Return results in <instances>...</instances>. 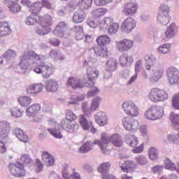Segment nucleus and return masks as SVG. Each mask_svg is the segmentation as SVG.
I'll return each mask as SVG.
<instances>
[{
	"mask_svg": "<svg viewBox=\"0 0 179 179\" xmlns=\"http://www.w3.org/2000/svg\"><path fill=\"white\" fill-rule=\"evenodd\" d=\"M47 57L38 55L33 50L24 52L20 57L18 66L24 71L28 66L34 68V72L41 73L43 78L47 79L55 72V67L52 64H47L43 61H45Z\"/></svg>",
	"mask_w": 179,
	"mask_h": 179,
	"instance_id": "obj_1",
	"label": "nucleus"
},
{
	"mask_svg": "<svg viewBox=\"0 0 179 179\" xmlns=\"http://www.w3.org/2000/svg\"><path fill=\"white\" fill-rule=\"evenodd\" d=\"M96 59L85 60L83 63L84 68H87V78L82 79L71 77L67 80V86L72 89H83V87H93L96 83V79L99 78V71L92 67Z\"/></svg>",
	"mask_w": 179,
	"mask_h": 179,
	"instance_id": "obj_2",
	"label": "nucleus"
},
{
	"mask_svg": "<svg viewBox=\"0 0 179 179\" xmlns=\"http://www.w3.org/2000/svg\"><path fill=\"white\" fill-rule=\"evenodd\" d=\"M110 143H112L113 146L120 148L122 146V136L118 134H114L107 137L106 133H102L101 140H96L94 141V144L99 145L101 152H103L104 155H107L108 152L107 146Z\"/></svg>",
	"mask_w": 179,
	"mask_h": 179,
	"instance_id": "obj_3",
	"label": "nucleus"
},
{
	"mask_svg": "<svg viewBox=\"0 0 179 179\" xmlns=\"http://www.w3.org/2000/svg\"><path fill=\"white\" fill-rule=\"evenodd\" d=\"M147 97L152 103H164L169 100V92L159 88H152Z\"/></svg>",
	"mask_w": 179,
	"mask_h": 179,
	"instance_id": "obj_4",
	"label": "nucleus"
},
{
	"mask_svg": "<svg viewBox=\"0 0 179 179\" xmlns=\"http://www.w3.org/2000/svg\"><path fill=\"white\" fill-rule=\"evenodd\" d=\"M164 114V109L162 106H152L145 113V117L150 121H157L162 120Z\"/></svg>",
	"mask_w": 179,
	"mask_h": 179,
	"instance_id": "obj_5",
	"label": "nucleus"
},
{
	"mask_svg": "<svg viewBox=\"0 0 179 179\" xmlns=\"http://www.w3.org/2000/svg\"><path fill=\"white\" fill-rule=\"evenodd\" d=\"M147 64H145L146 71H155V68L164 66V62L162 59H158L154 55H147L145 58Z\"/></svg>",
	"mask_w": 179,
	"mask_h": 179,
	"instance_id": "obj_6",
	"label": "nucleus"
},
{
	"mask_svg": "<svg viewBox=\"0 0 179 179\" xmlns=\"http://www.w3.org/2000/svg\"><path fill=\"white\" fill-rule=\"evenodd\" d=\"M122 108L126 115L129 117H138L139 115V108H138L134 101H128L123 102Z\"/></svg>",
	"mask_w": 179,
	"mask_h": 179,
	"instance_id": "obj_7",
	"label": "nucleus"
},
{
	"mask_svg": "<svg viewBox=\"0 0 179 179\" xmlns=\"http://www.w3.org/2000/svg\"><path fill=\"white\" fill-rule=\"evenodd\" d=\"M48 125L50 127L48 128V131L50 135L55 139H62L63 136L59 129V124L55 122V120L50 118L48 120Z\"/></svg>",
	"mask_w": 179,
	"mask_h": 179,
	"instance_id": "obj_8",
	"label": "nucleus"
},
{
	"mask_svg": "<svg viewBox=\"0 0 179 179\" xmlns=\"http://www.w3.org/2000/svg\"><path fill=\"white\" fill-rule=\"evenodd\" d=\"M9 171L14 176V177H24L26 176V170H24V165L20 162L15 164H10L9 165Z\"/></svg>",
	"mask_w": 179,
	"mask_h": 179,
	"instance_id": "obj_9",
	"label": "nucleus"
},
{
	"mask_svg": "<svg viewBox=\"0 0 179 179\" xmlns=\"http://www.w3.org/2000/svg\"><path fill=\"white\" fill-rule=\"evenodd\" d=\"M122 125L126 131H129V132H136L139 128V122L126 117L122 119Z\"/></svg>",
	"mask_w": 179,
	"mask_h": 179,
	"instance_id": "obj_10",
	"label": "nucleus"
},
{
	"mask_svg": "<svg viewBox=\"0 0 179 179\" xmlns=\"http://www.w3.org/2000/svg\"><path fill=\"white\" fill-rule=\"evenodd\" d=\"M71 30L66 26L65 22H60L55 29L53 33L55 36L57 37H64V38H68V36L70 33Z\"/></svg>",
	"mask_w": 179,
	"mask_h": 179,
	"instance_id": "obj_11",
	"label": "nucleus"
},
{
	"mask_svg": "<svg viewBox=\"0 0 179 179\" xmlns=\"http://www.w3.org/2000/svg\"><path fill=\"white\" fill-rule=\"evenodd\" d=\"M12 131L10 122L6 120H0V138L5 141L9 138V134Z\"/></svg>",
	"mask_w": 179,
	"mask_h": 179,
	"instance_id": "obj_12",
	"label": "nucleus"
},
{
	"mask_svg": "<svg viewBox=\"0 0 179 179\" xmlns=\"http://www.w3.org/2000/svg\"><path fill=\"white\" fill-rule=\"evenodd\" d=\"M166 76L170 85L179 83V70L177 68H169L166 71Z\"/></svg>",
	"mask_w": 179,
	"mask_h": 179,
	"instance_id": "obj_13",
	"label": "nucleus"
},
{
	"mask_svg": "<svg viewBox=\"0 0 179 179\" xmlns=\"http://www.w3.org/2000/svg\"><path fill=\"white\" fill-rule=\"evenodd\" d=\"M116 47L120 52H127L134 47V41L131 39H123L116 42Z\"/></svg>",
	"mask_w": 179,
	"mask_h": 179,
	"instance_id": "obj_14",
	"label": "nucleus"
},
{
	"mask_svg": "<svg viewBox=\"0 0 179 179\" xmlns=\"http://www.w3.org/2000/svg\"><path fill=\"white\" fill-rule=\"evenodd\" d=\"M138 8L139 6H138V3L129 1L124 4L122 12L125 16H134V15H136V13H138Z\"/></svg>",
	"mask_w": 179,
	"mask_h": 179,
	"instance_id": "obj_15",
	"label": "nucleus"
},
{
	"mask_svg": "<svg viewBox=\"0 0 179 179\" xmlns=\"http://www.w3.org/2000/svg\"><path fill=\"white\" fill-rule=\"evenodd\" d=\"M60 124L62 128L66 131L69 134H76L79 129V124L73 123L68 120H62Z\"/></svg>",
	"mask_w": 179,
	"mask_h": 179,
	"instance_id": "obj_16",
	"label": "nucleus"
},
{
	"mask_svg": "<svg viewBox=\"0 0 179 179\" xmlns=\"http://www.w3.org/2000/svg\"><path fill=\"white\" fill-rule=\"evenodd\" d=\"M136 27V21L131 17H127L122 24L121 30L123 33H131Z\"/></svg>",
	"mask_w": 179,
	"mask_h": 179,
	"instance_id": "obj_17",
	"label": "nucleus"
},
{
	"mask_svg": "<svg viewBox=\"0 0 179 179\" xmlns=\"http://www.w3.org/2000/svg\"><path fill=\"white\" fill-rule=\"evenodd\" d=\"M143 64V62L142 60L139 59L138 60L135 64V73L134 76H132L130 79L127 82V86H131L133 83H135V80L138 79V73L141 72V69L142 68V64Z\"/></svg>",
	"mask_w": 179,
	"mask_h": 179,
	"instance_id": "obj_18",
	"label": "nucleus"
},
{
	"mask_svg": "<svg viewBox=\"0 0 179 179\" xmlns=\"http://www.w3.org/2000/svg\"><path fill=\"white\" fill-rule=\"evenodd\" d=\"M45 89L47 92H55L59 89L58 81L55 79H50L45 82Z\"/></svg>",
	"mask_w": 179,
	"mask_h": 179,
	"instance_id": "obj_19",
	"label": "nucleus"
},
{
	"mask_svg": "<svg viewBox=\"0 0 179 179\" xmlns=\"http://www.w3.org/2000/svg\"><path fill=\"white\" fill-rule=\"evenodd\" d=\"M95 121L100 127H104V125H107V115H106V113L103 111L98 112L94 115Z\"/></svg>",
	"mask_w": 179,
	"mask_h": 179,
	"instance_id": "obj_20",
	"label": "nucleus"
},
{
	"mask_svg": "<svg viewBox=\"0 0 179 179\" xmlns=\"http://www.w3.org/2000/svg\"><path fill=\"white\" fill-rule=\"evenodd\" d=\"M42 161L47 167L54 166V163H55L54 157L47 151H43L42 152Z\"/></svg>",
	"mask_w": 179,
	"mask_h": 179,
	"instance_id": "obj_21",
	"label": "nucleus"
},
{
	"mask_svg": "<svg viewBox=\"0 0 179 179\" xmlns=\"http://www.w3.org/2000/svg\"><path fill=\"white\" fill-rule=\"evenodd\" d=\"M13 134L21 142H24V143H29V137L27 136V134H26V133H24V131L20 128H15L13 130Z\"/></svg>",
	"mask_w": 179,
	"mask_h": 179,
	"instance_id": "obj_22",
	"label": "nucleus"
},
{
	"mask_svg": "<svg viewBox=\"0 0 179 179\" xmlns=\"http://www.w3.org/2000/svg\"><path fill=\"white\" fill-rule=\"evenodd\" d=\"M119 61L121 66L127 68L131 66V65L134 64V57L132 56H129L128 55H124L120 56Z\"/></svg>",
	"mask_w": 179,
	"mask_h": 179,
	"instance_id": "obj_23",
	"label": "nucleus"
},
{
	"mask_svg": "<svg viewBox=\"0 0 179 179\" xmlns=\"http://www.w3.org/2000/svg\"><path fill=\"white\" fill-rule=\"evenodd\" d=\"M43 89H44V85L43 84H34L27 87V92L28 94H38V93L43 92Z\"/></svg>",
	"mask_w": 179,
	"mask_h": 179,
	"instance_id": "obj_24",
	"label": "nucleus"
},
{
	"mask_svg": "<svg viewBox=\"0 0 179 179\" xmlns=\"http://www.w3.org/2000/svg\"><path fill=\"white\" fill-rule=\"evenodd\" d=\"M39 24L43 26V27L50 29V26L52 24V17L48 14L45 15L43 17H40Z\"/></svg>",
	"mask_w": 179,
	"mask_h": 179,
	"instance_id": "obj_25",
	"label": "nucleus"
},
{
	"mask_svg": "<svg viewBox=\"0 0 179 179\" xmlns=\"http://www.w3.org/2000/svg\"><path fill=\"white\" fill-rule=\"evenodd\" d=\"M78 121L81 128H83L84 131H89L90 129V127L92 125V122L87 120L86 115H80L79 116Z\"/></svg>",
	"mask_w": 179,
	"mask_h": 179,
	"instance_id": "obj_26",
	"label": "nucleus"
},
{
	"mask_svg": "<svg viewBox=\"0 0 179 179\" xmlns=\"http://www.w3.org/2000/svg\"><path fill=\"white\" fill-rule=\"evenodd\" d=\"M41 9H43V4L40 1H36L29 6V12L34 16H37L41 12Z\"/></svg>",
	"mask_w": 179,
	"mask_h": 179,
	"instance_id": "obj_27",
	"label": "nucleus"
},
{
	"mask_svg": "<svg viewBox=\"0 0 179 179\" xmlns=\"http://www.w3.org/2000/svg\"><path fill=\"white\" fill-rule=\"evenodd\" d=\"M86 18V14L83 10L80 9L76 11L73 15V23H82Z\"/></svg>",
	"mask_w": 179,
	"mask_h": 179,
	"instance_id": "obj_28",
	"label": "nucleus"
},
{
	"mask_svg": "<svg viewBox=\"0 0 179 179\" xmlns=\"http://www.w3.org/2000/svg\"><path fill=\"white\" fill-rule=\"evenodd\" d=\"M170 19H171L170 15L158 13L157 16V22L162 26H167V24L170 23Z\"/></svg>",
	"mask_w": 179,
	"mask_h": 179,
	"instance_id": "obj_29",
	"label": "nucleus"
},
{
	"mask_svg": "<svg viewBox=\"0 0 179 179\" xmlns=\"http://www.w3.org/2000/svg\"><path fill=\"white\" fill-rule=\"evenodd\" d=\"M119 166L124 173H128L129 169H135L136 167V163L134 161L127 160L124 163L119 162Z\"/></svg>",
	"mask_w": 179,
	"mask_h": 179,
	"instance_id": "obj_30",
	"label": "nucleus"
},
{
	"mask_svg": "<svg viewBox=\"0 0 179 179\" xmlns=\"http://www.w3.org/2000/svg\"><path fill=\"white\" fill-rule=\"evenodd\" d=\"M12 33L9 24L6 22H0V37H4Z\"/></svg>",
	"mask_w": 179,
	"mask_h": 179,
	"instance_id": "obj_31",
	"label": "nucleus"
},
{
	"mask_svg": "<svg viewBox=\"0 0 179 179\" xmlns=\"http://www.w3.org/2000/svg\"><path fill=\"white\" fill-rule=\"evenodd\" d=\"M94 51L98 57H101L102 58H106L108 55V50L106 46L96 45L94 48Z\"/></svg>",
	"mask_w": 179,
	"mask_h": 179,
	"instance_id": "obj_32",
	"label": "nucleus"
},
{
	"mask_svg": "<svg viewBox=\"0 0 179 179\" xmlns=\"http://www.w3.org/2000/svg\"><path fill=\"white\" fill-rule=\"evenodd\" d=\"M118 66V62L115 58H110L106 62V71H108L109 72H114L117 69Z\"/></svg>",
	"mask_w": 179,
	"mask_h": 179,
	"instance_id": "obj_33",
	"label": "nucleus"
},
{
	"mask_svg": "<svg viewBox=\"0 0 179 179\" xmlns=\"http://www.w3.org/2000/svg\"><path fill=\"white\" fill-rule=\"evenodd\" d=\"M124 141L129 146H131V148H135L138 146V137L134 136V135L127 134L125 136Z\"/></svg>",
	"mask_w": 179,
	"mask_h": 179,
	"instance_id": "obj_34",
	"label": "nucleus"
},
{
	"mask_svg": "<svg viewBox=\"0 0 179 179\" xmlns=\"http://www.w3.org/2000/svg\"><path fill=\"white\" fill-rule=\"evenodd\" d=\"M177 26H176V24L172 23L170 24V26L166 29L165 31V36L167 37V38H173L177 34Z\"/></svg>",
	"mask_w": 179,
	"mask_h": 179,
	"instance_id": "obj_35",
	"label": "nucleus"
},
{
	"mask_svg": "<svg viewBox=\"0 0 179 179\" xmlns=\"http://www.w3.org/2000/svg\"><path fill=\"white\" fill-rule=\"evenodd\" d=\"M169 120L174 129H179V114L171 112L169 115Z\"/></svg>",
	"mask_w": 179,
	"mask_h": 179,
	"instance_id": "obj_36",
	"label": "nucleus"
},
{
	"mask_svg": "<svg viewBox=\"0 0 179 179\" xmlns=\"http://www.w3.org/2000/svg\"><path fill=\"white\" fill-rule=\"evenodd\" d=\"M85 100V95H71L67 102V106H73L78 104V101H83Z\"/></svg>",
	"mask_w": 179,
	"mask_h": 179,
	"instance_id": "obj_37",
	"label": "nucleus"
},
{
	"mask_svg": "<svg viewBox=\"0 0 179 179\" xmlns=\"http://www.w3.org/2000/svg\"><path fill=\"white\" fill-rule=\"evenodd\" d=\"M49 57L52 59H55V61H57V59H59V61H64V59H65V56L62 55L61 51L57 50H50Z\"/></svg>",
	"mask_w": 179,
	"mask_h": 179,
	"instance_id": "obj_38",
	"label": "nucleus"
},
{
	"mask_svg": "<svg viewBox=\"0 0 179 179\" xmlns=\"http://www.w3.org/2000/svg\"><path fill=\"white\" fill-rule=\"evenodd\" d=\"M40 110H41V106L40 104L36 103L31 105L27 109V115L28 117H32V115L37 114Z\"/></svg>",
	"mask_w": 179,
	"mask_h": 179,
	"instance_id": "obj_39",
	"label": "nucleus"
},
{
	"mask_svg": "<svg viewBox=\"0 0 179 179\" xmlns=\"http://www.w3.org/2000/svg\"><path fill=\"white\" fill-rule=\"evenodd\" d=\"M156 69L155 72H154V76L152 78L154 82H159L163 75H164V69H163V66L160 67H154V71Z\"/></svg>",
	"mask_w": 179,
	"mask_h": 179,
	"instance_id": "obj_40",
	"label": "nucleus"
},
{
	"mask_svg": "<svg viewBox=\"0 0 179 179\" xmlns=\"http://www.w3.org/2000/svg\"><path fill=\"white\" fill-rule=\"evenodd\" d=\"M96 43H98V45L105 47L104 45H107L111 43V38L107 35H101L97 38Z\"/></svg>",
	"mask_w": 179,
	"mask_h": 179,
	"instance_id": "obj_41",
	"label": "nucleus"
},
{
	"mask_svg": "<svg viewBox=\"0 0 179 179\" xmlns=\"http://www.w3.org/2000/svg\"><path fill=\"white\" fill-rule=\"evenodd\" d=\"M107 13V9L106 8H97L94 10L92 12V15L94 19H96L98 20H100V18L101 16H104Z\"/></svg>",
	"mask_w": 179,
	"mask_h": 179,
	"instance_id": "obj_42",
	"label": "nucleus"
},
{
	"mask_svg": "<svg viewBox=\"0 0 179 179\" xmlns=\"http://www.w3.org/2000/svg\"><path fill=\"white\" fill-rule=\"evenodd\" d=\"M110 167H111L110 162H103L98 167V171L101 174V176H105V174L108 173Z\"/></svg>",
	"mask_w": 179,
	"mask_h": 179,
	"instance_id": "obj_43",
	"label": "nucleus"
},
{
	"mask_svg": "<svg viewBox=\"0 0 179 179\" xmlns=\"http://www.w3.org/2000/svg\"><path fill=\"white\" fill-rule=\"evenodd\" d=\"M114 22V19L111 17H106L102 20L100 22V28L101 29H107L108 26H111V24Z\"/></svg>",
	"mask_w": 179,
	"mask_h": 179,
	"instance_id": "obj_44",
	"label": "nucleus"
},
{
	"mask_svg": "<svg viewBox=\"0 0 179 179\" xmlns=\"http://www.w3.org/2000/svg\"><path fill=\"white\" fill-rule=\"evenodd\" d=\"M93 145H95L94 142L93 143L92 141H87L84 145L80 147L79 152H80V153H87V152H90V150L93 149Z\"/></svg>",
	"mask_w": 179,
	"mask_h": 179,
	"instance_id": "obj_45",
	"label": "nucleus"
},
{
	"mask_svg": "<svg viewBox=\"0 0 179 179\" xmlns=\"http://www.w3.org/2000/svg\"><path fill=\"white\" fill-rule=\"evenodd\" d=\"M148 156L150 160H152L153 162L158 160L159 159V150H157V148L155 147H151L149 149L148 152Z\"/></svg>",
	"mask_w": 179,
	"mask_h": 179,
	"instance_id": "obj_46",
	"label": "nucleus"
},
{
	"mask_svg": "<svg viewBox=\"0 0 179 179\" xmlns=\"http://www.w3.org/2000/svg\"><path fill=\"white\" fill-rule=\"evenodd\" d=\"M20 160L23 163V166H27L28 167H29L30 166H33V164H34V162L33 161L31 157H30V155L27 154L23 155L21 157Z\"/></svg>",
	"mask_w": 179,
	"mask_h": 179,
	"instance_id": "obj_47",
	"label": "nucleus"
},
{
	"mask_svg": "<svg viewBox=\"0 0 179 179\" xmlns=\"http://www.w3.org/2000/svg\"><path fill=\"white\" fill-rule=\"evenodd\" d=\"M74 31L76 32V40H83L85 34L83 33V27L77 25L74 27Z\"/></svg>",
	"mask_w": 179,
	"mask_h": 179,
	"instance_id": "obj_48",
	"label": "nucleus"
},
{
	"mask_svg": "<svg viewBox=\"0 0 179 179\" xmlns=\"http://www.w3.org/2000/svg\"><path fill=\"white\" fill-rule=\"evenodd\" d=\"M35 31L36 34L39 36H44L45 34H48L50 31H51V28H45V27H43V25L39 24V26L35 29Z\"/></svg>",
	"mask_w": 179,
	"mask_h": 179,
	"instance_id": "obj_49",
	"label": "nucleus"
},
{
	"mask_svg": "<svg viewBox=\"0 0 179 179\" xmlns=\"http://www.w3.org/2000/svg\"><path fill=\"white\" fill-rule=\"evenodd\" d=\"M171 46L169 43L161 45L157 50L159 54H169Z\"/></svg>",
	"mask_w": 179,
	"mask_h": 179,
	"instance_id": "obj_50",
	"label": "nucleus"
},
{
	"mask_svg": "<svg viewBox=\"0 0 179 179\" xmlns=\"http://www.w3.org/2000/svg\"><path fill=\"white\" fill-rule=\"evenodd\" d=\"M9 112L12 117H15V118H20V117L23 116L24 111L19 109V108H13L9 109Z\"/></svg>",
	"mask_w": 179,
	"mask_h": 179,
	"instance_id": "obj_51",
	"label": "nucleus"
},
{
	"mask_svg": "<svg viewBox=\"0 0 179 179\" xmlns=\"http://www.w3.org/2000/svg\"><path fill=\"white\" fill-rule=\"evenodd\" d=\"M166 138L169 143H176V145L179 143L178 133H171L167 135Z\"/></svg>",
	"mask_w": 179,
	"mask_h": 179,
	"instance_id": "obj_52",
	"label": "nucleus"
},
{
	"mask_svg": "<svg viewBox=\"0 0 179 179\" xmlns=\"http://www.w3.org/2000/svg\"><path fill=\"white\" fill-rule=\"evenodd\" d=\"M135 160L139 166H146L148 164V158L143 155H137L135 157Z\"/></svg>",
	"mask_w": 179,
	"mask_h": 179,
	"instance_id": "obj_53",
	"label": "nucleus"
},
{
	"mask_svg": "<svg viewBox=\"0 0 179 179\" xmlns=\"http://www.w3.org/2000/svg\"><path fill=\"white\" fill-rule=\"evenodd\" d=\"M18 102L22 107H27L31 103V98L29 96H21L18 99Z\"/></svg>",
	"mask_w": 179,
	"mask_h": 179,
	"instance_id": "obj_54",
	"label": "nucleus"
},
{
	"mask_svg": "<svg viewBox=\"0 0 179 179\" xmlns=\"http://www.w3.org/2000/svg\"><path fill=\"white\" fill-rule=\"evenodd\" d=\"M63 120H67L68 121L72 122L76 121V120H78V116L73 113V110L71 109H67L66 111V119Z\"/></svg>",
	"mask_w": 179,
	"mask_h": 179,
	"instance_id": "obj_55",
	"label": "nucleus"
},
{
	"mask_svg": "<svg viewBox=\"0 0 179 179\" xmlns=\"http://www.w3.org/2000/svg\"><path fill=\"white\" fill-rule=\"evenodd\" d=\"M42 111L46 115H51V114H52V105L49 103H44L42 107Z\"/></svg>",
	"mask_w": 179,
	"mask_h": 179,
	"instance_id": "obj_56",
	"label": "nucleus"
},
{
	"mask_svg": "<svg viewBox=\"0 0 179 179\" xmlns=\"http://www.w3.org/2000/svg\"><path fill=\"white\" fill-rule=\"evenodd\" d=\"M38 20H37V17L34 15H29L27 17L25 20V24L27 26H34V24H37Z\"/></svg>",
	"mask_w": 179,
	"mask_h": 179,
	"instance_id": "obj_57",
	"label": "nucleus"
},
{
	"mask_svg": "<svg viewBox=\"0 0 179 179\" xmlns=\"http://www.w3.org/2000/svg\"><path fill=\"white\" fill-rule=\"evenodd\" d=\"M120 29V24L117 22H114L110 24L108 29V34H116Z\"/></svg>",
	"mask_w": 179,
	"mask_h": 179,
	"instance_id": "obj_58",
	"label": "nucleus"
},
{
	"mask_svg": "<svg viewBox=\"0 0 179 179\" xmlns=\"http://www.w3.org/2000/svg\"><path fill=\"white\" fill-rule=\"evenodd\" d=\"M165 169L171 171H176L177 170V166L171 160L166 159L165 162Z\"/></svg>",
	"mask_w": 179,
	"mask_h": 179,
	"instance_id": "obj_59",
	"label": "nucleus"
},
{
	"mask_svg": "<svg viewBox=\"0 0 179 179\" xmlns=\"http://www.w3.org/2000/svg\"><path fill=\"white\" fill-rule=\"evenodd\" d=\"M100 23L101 21L99 20L95 19L94 17L88 20L87 22L88 26H90V27H92V29H96L97 26H99L100 27Z\"/></svg>",
	"mask_w": 179,
	"mask_h": 179,
	"instance_id": "obj_60",
	"label": "nucleus"
},
{
	"mask_svg": "<svg viewBox=\"0 0 179 179\" xmlns=\"http://www.w3.org/2000/svg\"><path fill=\"white\" fill-rule=\"evenodd\" d=\"M100 106V97L94 98L91 103V106L90 108V111H96L99 106Z\"/></svg>",
	"mask_w": 179,
	"mask_h": 179,
	"instance_id": "obj_61",
	"label": "nucleus"
},
{
	"mask_svg": "<svg viewBox=\"0 0 179 179\" xmlns=\"http://www.w3.org/2000/svg\"><path fill=\"white\" fill-rule=\"evenodd\" d=\"M3 57L5 59L9 61L11 58H15L16 57V52L12 50H8L3 55Z\"/></svg>",
	"mask_w": 179,
	"mask_h": 179,
	"instance_id": "obj_62",
	"label": "nucleus"
},
{
	"mask_svg": "<svg viewBox=\"0 0 179 179\" xmlns=\"http://www.w3.org/2000/svg\"><path fill=\"white\" fill-rule=\"evenodd\" d=\"M172 107L179 110V93L175 94L172 99Z\"/></svg>",
	"mask_w": 179,
	"mask_h": 179,
	"instance_id": "obj_63",
	"label": "nucleus"
},
{
	"mask_svg": "<svg viewBox=\"0 0 179 179\" xmlns=\"http://www.w3.org/2000/svg\"><path fill=\"white\" fill-rule=\"evenodd\" d=\"M164 15H169L170 13V7L167 4L162 3L159 6V13Z\"/></svg>",
	"mask_w": 179,
	"mask_h": 179,
	"instance_id": "obj_64",
	"label": "nucleus"
}]
</instances>
